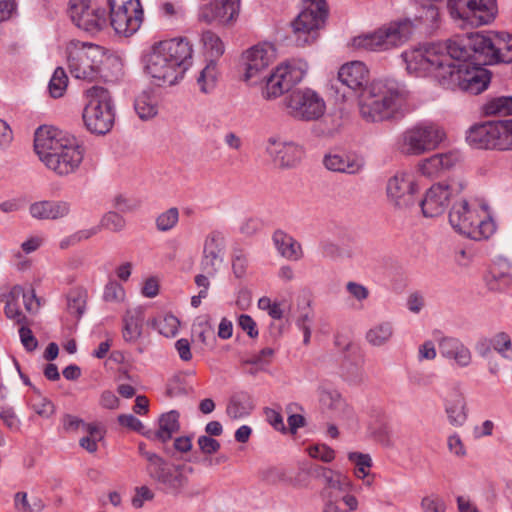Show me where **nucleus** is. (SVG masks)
<instances>
[{"label":"nucleus","mask_w":512,"mask_h":512,"mask_svg":"<svg viewBox=\"0 0 512 512\" xmlns=\"http://www.w3.org/2000/svg\"><path fill=\"white\" fill-rule=\"evenodd\" d=\"M453 37L445 43H430L404 51L401 54L409 74L416 77L431 76L438 83L451 90H461L473 95L487 89L490 72L474 57L469 48L468 56L462 57V51L452 53Z\"/></svg>","instance_id":"1"},{"label":"nucleus","mask_w":512,"mask_h":512,"mask_svg":"<svg viewBox=\"0 0 512 512\" xmlns=\"http://www.w3.org/2000/svg\"><path fill=\"white\" fill-rule=\"evenodd\" d=\"M193 45L186 37L154 43L141 56L143 70L158 86L175 85L192 65Z\"/></svg>","instance_id":"2"},{"label":"nucleus","mask_w":512,"mask_h":512,"mask_svg":"<svg viewBox=\"0 0 512 512\" xmlns=\"http://www.w3.org/2000/svg\"><path fill=\"white\" fill-rule=\"evenodd\" d=\"M34 150L44 165L60 176L74 173L84 156L83 148L73 135L48 126L36 130Z\"/></svg>","instance_id":"3"},{"label":"nucleus","mask_w":512,"mask_h":512,"mask_svg":"<svg viewBox=\"0 0 512 512\" xmlns=\"http://www.w3.org/2000/svg\"><path fill=\"white\" fill-rule=\"evenodd\" d=\"M408 99L404 85L394 79H377L358 94L360 116L370 123L402 118Z\"/></svg>","instance_id":"4"},{"label":"nucleus","mask_w":512,"mask_h":512,"mask_svg":"<svg viewBox=\"0 0 512 512\" xmlns=\"http://www.w3.org/2000/svg\"><path fill=\"white\" fill-rule=\"evenodd\" d=\"M451 51H462L461 56L467 57L471 48L474 57L482 64L511 63L512 35L505 32H481L453 37Z\"/></svg>","instance_id":"5"},{"label":"nucleus","mask_w":512,"mask_h":512,"mask_svg":"<svg viewBox=\"0 0 512 512\" xmlns=\"http://www.w3.org/2000/svg\"><path fill=\"white\" fill-rule=\"evenodd\" d=\"M488 206L470 204L465 199L455 201L449 212V223L459 234L473 240L488 239L496 231V224L488 213Z\"/></svg>","instance_id":"6"},{"label":"nucleus","mask_w":512,"mask_h":512,"mask_svg":"<svg viewBox=\"0 0 512 512\" xmlns=\"http://www.w3.org/2000/svg\"><path fill=\"white\" fill-rule=\"evenodd\" d=\"M105 58V49L96 44L71 41L67 46L68 69L76 79L87 82L98 80Z\"/></svg>","instance_id":"7"},{"label":"nucleus","mask_w":512,"mask_h":512,"mask_svg":"<svg viewBox=\"0 0 512 512\" xmlns=\"http://www.w3.org/2000/svg\"><path fill=\"white\" fill-rule=\"evenodd\" d=\"M87 104L83 121L87 129L96 134H105L114 124L115 112L110 92L100 86H93L86 92Z\"/></svg>","instance_id":"8"},{"label":"nucleus","mask_w":512,"mask_h":512,"mask_svg":"<svg viewBox=\"0 0 512 512\" xmlns=\"http://www.w3.org/2000/svg\"><path fill=\"white\" fill-rule=\"evenodd\" d=\"M445 133L432 122H419L407 128L399 137V150L409 156H419L436 149Z\"/></svg>","instance_id":"9"},{"label":"nucleus","mask_w":512,"mask_h":512,"mask_svg":"<svg viewBox=\"0 0 512 512\" xmlns=\"http://www.w3.org/2000/svg\"><path fill=\"white\" fill-rule=\"evenodd\" d=\"M414 25L408 20L391 22L371 34L354 40L356 46L370 51H386L397 48L409 40Z\"/></svg>","instance_id":"10"},{"label":"nucleus","mask_w":512,"mask_h":512,"mask_svg":"<svg viewBox=\"0 0 512 512\" xmlns=\"http://www.w3.org/2000/svg\"><path fill=\"white\" fill-rule=\"evenodd\" d=\"M307 70V62L301 59H292L281 63L271 74L264 77L263 98L271 100L283 95L302 81Z\"/></svg>","instance_id":"11"},{"label":"nucleus","mask_w":512,"mask_h":512,"mask_svg":"<svg viewBox=\"0 0 512 512\" xmlns=\"http://www.w3.org/2000/svg\"><path fill=\"white\" fill-rule=\"evenodd\" d=\"M147 461L146 473L167 493L178 494L188 483L184 466L170 465L164 458L154 452H144Z\"/></svg>","instance_id":"12"},{"label":"nucleus","mask_w":512,"mask_h":512,"mask_svg":"<svg viewBox=\"0 0 512 512\" xmlns=\"http://www.w3.org/2000/svg\"><path fill=\"white\" fill-rule=\"evenodd\" d=\"M110 24L119 35L129 37L136 33L143 22L140 0H108Z\"/></svg>","instance_id":"13"},{"label":"nucleus","mask_w":512,"mask_h":512,"mask_svg":"<svg viewBox=\"0 0 512 512\" xmlns=\"http://www.w3.org/2000/svg\"><path fill=\"white\" fill-rule=\"evenodd\" d=\"M288 114L302 121H313L323 116L326 105L323 98L314 90L296 89L284 98Z\"/></svg>","instance_id":"14"},{"label":"nucleus","mask_w":512,"mask_h":512,"mask_svg":"<svg viewBox=\"0 0 512 512\" xmlns=\"http://www.w3.org/2000/svg\"><path fill=\"white\" fill-rule=\"evenodd\" d=\"M327 16L328 7L325 0H304L302 11L291 24L297 44H308L311 32L321 28Z\"/></svg>","instance_id":"15"},{"label":"nucleus","mask_w":512,"mask_h":512,"mask_svg":"<svg viewBox=\"0 0 512 512\" xmlns=\"http://www.w3.org/2000/svg\"><path fill=\"white\" fill-rule=\"evenodd\" d=\"M461 191L457 184H433L419 201L424 217L433 218L442 215L455 195Z\"/></svg>","instance_id":"16"},{"label":"nucleus","mask_w":512,"mask_h":512,"mask_svg":"<svg viewBox=\"0 0 512 512\" xmlns=\"http://www.w3.org/2000/svg\"><path fill=\"white\" fill-rule=\"evenodd\" d=\"M70 17L75 25L89 33L101 31L107 23L106 11L87 0H75L70 4Z\"/></svg>","instance_id":"17"},{"label":"nucleus","mask_w":512,"mask_h":512,"mask_svg":"<svg viewBox=\"0 0 512 512\" xmlns=\"http://www.w3.org/2000/svg\"><path fill=\"white\" fill-rule=\"evenodd\" d=\"M418 185L410 173L399 172L388 180L387 195L395 207L406 209L415 204Z\"/></svg>","instance_id":"18"},{"label":"nucleus","mask_w":512,"mask_h":512,"mask_svg":"<svg viewBox=\"0 0 512 512\" xmlns=\"http://www.w3.org/2000/svg\"><path fill=\"white\" fill-rule=\"evenodd\" d=\"M266 152L281 168L296 167L305 155V150L300 144L276 137H270L267 140Z\"/></svg>","instance_id":"19"},{"label":"nucleus","mask_w":512,"mask_h":512,"mask_svg":"<svg viewBox=\"0 0 512 512\" xmlns=\"http://www.w3.org/2000/svg\"><path fill=\"white\" fill-rule=\"evenodd\" d=\"M502 121L475 125L466 135L468 144L476 149H498L501 145Z\"/></svg>","instance_id":"20"},{"label":"nucleus","mask_w":512,"mask_h":512,"mask_svg":"<svg viewBox=\"0 0 512 512\" xmlns=\"http://www.w3.org/2000/svg\"><path fill=\"white\" fill-rule=\"evenodd\" d=\"M440 356L447 360L453 367L464 369L473 362L470 348L459 338L443 336L438 340Z\"/></svg>","instance_id":"21"},{"label":"nucleus","mask_w":512,"mask_h":512,"mask_svg":"<svg viewBox=\"0 0 512 512\" xmlns=\"http://www.w3.org/2000/svg\"><path fill=\"white\" fill-rule=\"evenodd\" d=\"M225 238L220 231L209 233L203 246L201 268L207 275L213 276L218 270L219 264L223 261Z\"/></svg>","instance_id":"22"},{"label":"nucleus","mask_w":512,"mask_h":512,"mask_svg":"<svg viewBox=\"0 0 512 512\" xmlns=\"http://www.w3.org/2000/svg\"><path fill=\"white\" fill-rule=\"evenodd\" d=\"M276 52L269 43L258 44L245 53L246 72L245 79L252 81L258 74L267 68L275 59Z\"/></svg>","instance_id":"23"},{"label":"nucleus","mask_w":512,"mask_h":512,"mask_svg":"<svg viewBox=\"0 0 512 512\" xmlns=\"http://www.w3.org/2000/svg\"><path fill=\"white\" fill-rule=\"evenodd\" d=\"M322 163L332 172L358 174L365 166L363 157L355 153L329 152L324 155Z\"/></svg>","instance_id":"24"},{"label":"nucleus","mask_w":512,"mask_h":512,"mask_svg":"<svg viewBox=\"0 0 512 512\" xmlns=\"http://www.w3.org/2000/svg\"><path fill=\"white\" fill-rule=\"evenodd\" d=\"M369 70L361 61H352L341 66L338 80L352 91H361L367 86Z\"/></svg>","instance_id":"25"},{"label":"nucleus","mask_w":512,"mask_h":512,"mask_svg":"<svg viewBox=\"0 0 512 512\" xmlns=\"http://www.w3.org/2000/svg\"><path fill=\"white\" fill-rule=\"evenodd\" d=\"M71 210L67 201L43 200L34 202L29 207L30 215L38 220H57L66 217Z\"/></svg>","instance_id":"26"},{"label":"nucleus","mask_w":512,"mask_h":512,"mask_svg":"<svg viewBox=\"0 0 512 512\" xmlns=\"http://www.w3.org/2000/svg\"><path fill=\"white\" fill-rule=\"evenodd\" d=\"M459 161L456 152L435 154L426 158L418 164L420 173L427 177H436L445 170L452 168Z\"/></svg>","instance_id":"27"},{"label":"nucleus","mask_w":512,"mask_h":512,"mask_svg":"<svg viewBox=\"0 0 512 512\" xmlns=\"http://www.w3.org/2000/svg\"><path fill=\"white\" fill-rule=\"evenodd\" d=\"M240 0H215L212 15L205 12L200 14V18L210 23L214 20L227 24L233 21L239 14Z\"/></svg>","instance_id":"28"},{"label":"nucleus","mask_w":512,"mask_h":512,"mask_svg":"<svg viewBox=\"0 0 512 512\" xmlns=\"http://www.w3.org/2000/svg\"><path fill=\"white\" fill-rule=\"evenodd\" d=\"M272 239L275 248L282 257L291 261H298L302 258L301 244L291 235L282 230H277L274 232Z\"/></svg>","instance_id":"29"},{"label":"nucleus","mask_w":512,"mask_h":512,"mask_svg":"<svg viewBox=\"0 0 512 512\" xmlns=\"http://www.w3.org/2000/svg\"><path fill=\"white\" fill-rule=\"evenodd\" d=\"M159 99L151 88L142 90L134 100V110L141 120H149L158 114Z\"/></svg>","instance_id":"30"},{"label":"nucleus","mask_w":512,"mask_h":512,"mask_svg":"<svg viewBox=\"0 0 512 512\" xmlns=\"http://www.w3.org/2000/svg\"><path fill=\"white\" fill-rule=\"evenodd\" d=\"M445 412L449 423L455 427H461L468 418V408L465 396L462 393L454 395L445 402Z\"/></svg>","instance_id":"31"},{"label":"nucleus","mask_w":512,"mask_h":512,"mask_svg":"<svg viewBox=\"0 0 512 512\" xmlns=\"http://www.w3.org/2000/svg\"><path fill=\"white\" fill-rule=\"evenodd\" d=\"M144 316L140 309L128 310L123 317V338L134 343L142 335Z\"/></svg>","instance_id":"32"},{"label":"nucleus","mask_w":512,"mask_h":512,"mask_svg":"<svg viewBox=\"0 0 512 512\" xmlns=\"http://www.w3.org/2000/svg\"><path fill=\"white\" fill-rule=\"evenodd\" d=\"M320 401L326 407L338 413V416L344 419L353 417V409L346 404L337 390L323 389L320 394Z\"/></svg>","instance_id":"33"},{"label":"nucleus","mask_w":512,"mask_h":512,"mask_svg":"<svg viewBox=\"0 0 512 512\" xmlns=\"http://www.w3.org/2000/svg\"><path fill=\"white\" fill-rule=\"evenodd\" d=\"M254 409L252 398L245 392L233 395L227 405L226 413L231 419H242Z\"/></svg>","instance_id":"34"},{"label":"nucleus","mask_w":512,"mask_h":512,"mask_svg":"<svg viewBox=\"0 0 512 512\" xmlns=\"http://www.w3.org/2000/svg\"><path fill=\"white\" fill-rule=\"evenodd\" d=\"M179 418L180 414L176 410L163 413L159 418V428L155 432V437L163 443L169 441L180 429Z\"/></svg>","instance_id":"35"},{"label":"nucleus","mask_w":512,"mask_h":512,"mask_svg":"<svg viewBox=\"0 0 512 512\" xmlns=\"http://www.w3.org/2000/svg\"><path fill=\"white\" fill-rule=\"evenodd\" d=\"M470 0H447V9L451 18L461 25L476 26L472 16L475 14Z\"/></svg>","instance_id":"36"},{"label":"nucleus","mask_w":512,"mask_h":512,"mask_svg":"<svg viewBox=\"0 0 512 512\" xmlns=\"http://www.w3.org/2000/svg\"><path fill=\"white\" fill-rule=\"evenodd\" d=\"M475 10L474 23L476 26L486 25L491 23L498 12L496 0H470Z\"/></svg>","instance_id":"37"},{"label":"nucleus","mask_w":512,"mask_h":512,"mask_svg":"<svg viewBox=\"0 0 512 512\" xmlns=\"http://www.w3.org/2000/svg\"><path fill=\"white\" fill-rule=\"evenodd\" d=\"M23 294V288L20 285H15L10 289L9 300H7L4 313L8 319L15 321L17 324L26 323V316L20 310L18 299Z\"/></svg>","instance_id":"38"},{"label":"nucleus","mask_w":512,"mask_h":512,"mask_svg":"<svg viewBox=\"0 0 512 512\" xmlns=\"http://www.w3.org/2000/svg\"><path fill=\"white\" fill-rule=\"evenodd\" d=\"M416 20L428 31L437 29L440 22L438 7L434 3L421 4L417 9Z\"/></svg>","instance_id":"39"},{"label":"nucleus","mask_w":512,"mask_h":512,"mask_svg":"<svg viewBox=\"0 0 512 512\" xmlns=\"http://www.w3.org/2000/svg\"><path fill=\"white\" fill-rule=\"evenodd\" d=\"M87 301V291L84 288L76 287L67 294V310L77 319L81 318L85 312Z\"/></svg>","instance_id":"40"},{"label":"nucleus","mask_w":512,"mask_h":512,"mask_svg":"<svg viewBox=\"0 0 512 512\" xmlns=\"http://www.w3.org/2000/svg\"><path fill=\"white\" fill-rule=\"evenodd\" d=\"M486 115H512V96H498L486 101L483 105Z\"/></svg>","instance_id":"41"},{"label":"nucleus","mask_w":512,"mask_h":512,"mask_svg":"<svg viewBox=\"0 0 512 512\" xmlns=\"http://www.w3.org/2000/svg\"><path fill=\"white\" fill-rule=\"evenodd\" d=\"M217 76V63L210 60L197 78L200 91L205 94L211 93L216 87Z\"/></svg>","instance_id":"42"},{"label":"nucleus","mask_w":512,"mask_h":512,"mask_svg":"<svg viewBox=\"0 0 512 512\" xmlns=\"http://www.w3.org/2000/svg\"><path fill=\"white\" fill-rule=\"evenodd\" d=\"M393 335V326L390 322H382L370 328L366 334L367 341L373 346H382Z\"/></svg>","instance_id":"43"},{"label":"nucleus","mask_w":512,"mask_h":512,"mask_svg":"<svg viewBox=\"0 0 512 512\" xmlns=\"http://www.w3.org/2000/svg\"><path fill=\"white\" fill-rule=\"evenodd\" d=\"M348 460L355 465L354 474L357 478L364 479L369 476L370 468L372 467V458L369 454L350 452Z\"/></svg>","instance_id":"44"},{"label":"nucleus","mask_w":512,"mask_h":512,"mask_svg":"<svg viewBox=\"0 0 512 512\" xmlns=\"http://www.w3.org/2000/svg\"><path fill=\"white\" fill-rule=\"evenodd\" d=\"M179 222V210L171 207L161 212L155 219L156 229L160 232H168L177 226Z\"/></svg>","instance_id":"45"},{"label":"nucleus","mask_w":512,"mask_h":512,"mask_svg":"<svg viewBox=\"0 0 512 512\" xmlns=\"http://www.w3.org/2000/svg\"><path fill=\"white\" fill-rule=\"evenodd\" d=\"M68 77L62 67H57L49 81L48 90L53 98L61 97L66 91Z\"/></svg>","instance_id":"46"},{"label":"nucleus","mask_w":512,"mask_h":512,"mask_svg":"<svg viewBox=\"0 0 512 512\" xmlns=\"http://www.w3.org/2000/svg\"><path fill=\"white\" fill-rule=\"evenodd\" d=\"M201 40L205 49L212 57H220L224 53V44L222 40L212 31L207 30L202 33Z\"/></svg>","instance_id":"47"},{"label":"nucleus","mask_w":512,"mask_h":512,"mask_svg":"<svg viewBox=\"0 0 512 512\" xmlns=\"http://www.w3.org/2000/svg\"><path fill=\"white\" fill-rule=\"evenodd\" d=\"M493 349L504 358L512 360V349L510 336L505 332H499L491 338Z\"/></svg>","instance_id":"48"},{"label":"nucleus","mask_w":512,"mask_h":512,"mask_svg":"<svg viewBox=\"0 0 512 512\" xmlns=\"http://www.w3.org/2000/svg\"><path fill=\"white\" fill-rule=\"evenodd\" d=\"M126 225L125 219L116 212L106 213L100 222L99 230L103 227L114 232H119L124 229Z\"/></svg>","instance_id":"49"},{"label":"nucleus","mask_w":512,"mask_h":512,"mask_svg":"<svg viewBox=\"0 0 512 512\" xmlns=\"http://www.w3.org/2000/svg\"><path fill=\"white\" fill-rule=\"evenodd\" d=\"M298 405L295 403H290L286 406V411L289 414L287 418L288 426L291 433H296V431L305 425V418L303 415L296 413L298 409Z\"/></svg>","instance_id":"50"},{"label":"nucleus","mask_w":512,"mask_h":512,"mask_svg":"<svg viewBox=\"0 0 512 512\" xmlns=\"http://www.w3.org/2000/svg\"><path fill=\"white\" fill-rule=\"evenodd\" d=\"M179 328V320L173 315H166L159 321L158 330L165 337H174Z\"/></svg>","instance_id":"51"},{"label":"nucleus","mask_w":512,"mask_h":512,"mask_svg":"<svg viewBox=\"0 0 512 512\" xmlns=\"http://www.w3.org/2000/svg\"><path fill=\"white\" fill-rule=\"evenodd\" d=\"M308 453L312 458L320 459L323 462H331L335 458V452L325 444H317L308 448Z\"/></svg>","instance_id":"52"},{"label":"nucleus","mask_w":512,"mask_h":512,"mask_svg":"<svg viewBox=\"0 0 512 512\" xmlns=\"http://www.w3.org/2000/svg\"><path fill=\"white\" fill-rule=\"evenodd\" d=\"M34 411L43 418H50L55 413L54 404L47 398L40 397L32 403Z\"/></svg>","instance_id":"53"},{"label":"nucleus","mask_w":512,"mask_h":512,"mask_svg":"<svg viewBox=\"0 0 512 512\" xmlns=\"http://www.w3.org/2000/svg\"><path fill=\"white\" fill-rule=\"evenodd\" d=\"M423 512H445V502L438 496H426L421 501Z\"/></svg>","instance_id":"54"},{"label":"nucleus","mask_w":512,"mask_h":512,"mask_svg":"<svg viewBox=\"0 0 512 512\" xmlns=\"http://www.w3.org/2000/svg\"><path fill=\"white\" fill-rule=\"evenodd\" d=\"M124 295L123 287L116 281H110L104 288L103 297L106 301H120L124 298Z\"/></svg>","instance_id":"55"},{"label":"nucleus","mask_w":512,"mask_h":512,"mask_svg":"<svg viewBox=\"0 0 512 512\" xmlns=\"http://www.w3.org/2000/svg\"><path fill=\"white\" fill-rule=\"evenodd\" d=\"M99 232V227H92L89 229L79 230L72 236L67 239H63L60 242V247L62 249L67 248L71 242L76 243L82 240L89 239L90 237L96 235Z\"/></svg>","instance_id":"56"},{"label":"nucleus","mask_w":512,"mask_h":512,"mask_svg":"<svg viewBox=\"0 0 512 512\" xmlns=\"http://www.w3.org/2000/svg\"><path fill=\"white\" fill-rule=\"evenodd\" d=\"M197 444L201 452L206 455L216 453L221 447L219 441L207 435L200 436L197 440Z\"/></svg>","instance_id":"57"},{"label":"nucleus","mask_w":512,"mask_h":512,"mask_svg":"<svg viewBox=\"0 0 512 512\" xmlns=\"http://www.w3.org/2000/svg\"><path fill=\"white\" fill-rule=\"evenodd\" d=\"M238 325L251 338H256L259 334L256 322L251 316L247 314H242L239 316Z\"/></svg>","instance_id":"58"},{"label":"nucleus","mask_w":512,"mask_h":512,"mask_svg":"<svg viewBox=\"0 0 512 512\" xmlns=\"http://www.w3.org/2000/svg\"><path fill=\"white\" fill-rule=\"evenodd\" d=\"M19 336H20V339H21V343L23 344L24 348L27 351L32 352V351H34L37 348L38 341L34 337V335H33V333H32L30 328L22 326L19 329Z\"/></svg>","instance_id":"59"},{"label":"nucleus","mask_w":512,"mask_h":512,"mask_svg":"<svg viewBox=\"0 0 512 512\" xmlns=\"http://www.w3.org/2000/svg\"><path fill=\"white\" fill-rule=\"evenodd\" d=\"M339 499L332 491H324L322 512H343L338 505Z\"/></svg>","instance_id":"60"},{"label":"nucleus","mask_w":512,"mask_h":512,"mask_svg":"<svg viewBox=\"0 0 512 512\" xmlns=\"http://www.w3.org/2000/svg\"><path fill=\"white\" fill-rule=\"evenodd\" d=\"M346 290L357 301H363L369 297V290L364 285L357 282H348L346 284Z\"/></svg>","instance_id":"61"},{"label":"nucleus","mask_w":512,"mask_h":512,"mask_svg":"<svg viewBox=\"0 0 512 512\" xmlns=\"http://www.w3.org/2000/svg\"><path fill=\"white\" fill-rule=\"evenodd\" d=\"M153 497L154 493L147 486L138 487L132 498V505L135 508H141L145 501L152 500Z\"/></svg>","instance_id":"62"},{"label":"nucleus","mask_w":512,"mask_h":512,"mask_svg":"<svg viewBox=\"0 0 512 512\" xmlns=\"http://www.w3.org/2000/svg\"><path fill=\"white\" fill-rule=\"evenodd\" d=\"M275 350L271 347H266L254 354L250 360L251 364L254 365H269L273 359Z\"/></svg>","instance_id":"63"},{"label":"nucleus","mask_w":512,"mask_h":512,"mask_svg":"<svg viewBox=\"0 0 512 512\" xmlns=\"http://www.w3.org/2000/svg\"><path fill=\"white\" fill-rule=\"evenodd\" d=\"M500 150H512V120L502 121Z\"/></svg>","instance_id":"64"}]
</instances>
